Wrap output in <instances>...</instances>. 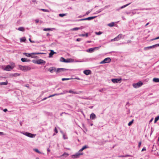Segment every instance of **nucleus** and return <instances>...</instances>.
I'll return each instance as SVG.
<instances>
[{
  "instance_id": "obj_1",
  "label": "nucleus",
  "mask_w": 159,
  "mask_h": 159,
  "mask_svg": "<svg viewBox=\"0 0 159 159\" xmlns=\"http://www.w3.org/2000/svg\"><path fill=\"white\" fill-rule=\"evenodd\" d=\"M19 68L20 70L24 71H26L31 69V67L29 66H22L21 65L19 66Z\"/></svg>"
},
{
  "instance_id": "obj_2",
  "label": "nucleus",
  "mask_w": 159,
  "mask_h": 159,
  "mask_svg": "<svg viewBox=\"0 0 159 159\" xmlns=\"http://www.w3.org/2000/svg\"><path fill=\"white\" fill-rule=\"evenodd\" d=\"M20 133L23 134L28 136L30 138H34L36 134H31L30 133L27 132H20Z\"/></svg>"
},
{
  "instance_id": "obj_3",
  "label": "nucleus",
  "mask_w": 159,
  "mask_h": 159,
  "mask_svg": "<svg viewBox=\"0 0 159 159\" xmlns=\"http://www.w3.org/2000/svg\"><path fill=\"white\" fill-rule=\"evenodd\" d=\"M158 47H159V43L152 46L145 47L144 48V50L145 51L148 50L150 49Z\"/></svg>"
},
{
  "instance_id": "obj_4",
  "label": "nucleus",
  "mask_w": 159,
  "mask_h": 159,
  "mask_svg": "<svg viewBox=\"0 0 159 159\" xmlns=\"http://www.w3.org/2000/svg\"><path fill=\"white\" fill-rule=\"evenodd\" d=\"M83 154V152L80 153L79 151L75 154L72 155L71 157L73 158H79L80 155H82Z\"/></svg>"
},
{
  "instance_id": "obj_5",
  "label": "nucleus",
  "mask_w": 159,
  "mask_h": 159,
  "mask_svg": "<svg viewBox=\"0 0 159 159\" xmlns=\"http://www.w3.org/2000/svg\"><path fill=\"white\" fill-rule=\"evenodd\" d=\"M143 84L142 82L139 81L136 83L134 84H133V86L134 88H138L141 86Z\"/></svg>"
},
{
  "instance_id": "obj_6",
  "label": "nucleus",
  "mask_w": 159,
  "mask_h": 159,
  "mask_svg": "<svg viewBox=\"0 0 159 159\" xmlns=\"http://www.w3.org/2000/svg\"><path fill=\"white\" fill-rule=\"evenodd\" d=\"M43 53H39V52H33L30 53H24L23 54L25 55L27 57H30L32 55H38L43 54Z\"/></svg>"
},
{
  "instance_id": "obj_7",
  "label": "nucleus",
  "mask_w": 159,
  "mask_h": 159,
  "mask_svg": "<svg viewBox=\"0 0 159 159\" xmlns=\"http://www.w3.org/2000/svg\"><path fill=\"white\" fill-rule=\"evenodd\" d=\"M111 61V59L109 57H107L105 58L102 61H101L100 62V64H104L106 63H109Z\"/></svg>"
},
{
  "instance_id": "obj_8",
  "label": "nucleus",
  "mask_w": 159,
  "mask_h": 159,
  "mask_svg": "<svg viewBox=\"0 0 159 159\" xmlns=\"http://www.w3.org/2000/svg\"><path fill=\"white\" fill-rule=\"evenodd\" d=\"M96 17V16L89 17H88V18H85L79 19V20H78V21H83V20H92V19H94Z\"/></svg>"
},
{
  "instance_id": "obj_9",
  "label": "nucleus",
  "mask_w": 159,
  "mask_h": 159,
  "mask_svg": "<svg viewBox=\"0 0 159 159\" xmlns=\"http://www.w3.org/2000/svg\"><path fill=\"white\" fill-rule=\"evenodd\" d=\"M100 47H95L93 48H91L87 50V51L89 52H92L95 50L98 49Z\"/></svg>"
},
{
  "instance_id": "obj_10",
  "label": "nucleus",
  "mask_w": 159,
  "mask_h": 159,
  "mask_svg": "<svg viewBox=\"0 0 159 159\" xmlns=\"http://www.w3.org/2000/svg\"><path fill=\"white\" fill-rule=\"evenodd\" d=\"M112 82L114 83H120V81L121 80V79H111Z\"/></svg>"
},
{
  "instance_id": "obj_11",
  "label": "nucleus",
  "mask_w": 159,
  "mask_h": 159,
  "mask_svg": "<svg viewBox=\"0 0 159 159\" xmlns=\"http://www.w3.org/2000/svg\"><path fill=\"white\" fill-rule=\"evenodd\" d=\"M13 68V67L9 65L7 66L4 68V70L7 71H10Z\"/></svg>"
},
{
  "instance_id": "obj_12",
  "label": "nucleus",
  "mask_w": 159,
  "mask_h": 159,
  "mask_svg": "<svg viewBox=\"0 0 159 159\" xmlns=\"http://www.w3.org/2000/svg\"><path fill=\"white\" fill-rule=\"evenodd\" d=\"M48 70L51 72V73H52L54 71H56V69L54 67H50L48 69Z\"/></svg>"
},
{
  "instance_id": "obj_13",
  "label": "nucleus",
  "mask_w": 159,
  "mask_h": 159,
  "mask_svg": "<svg viewBox=\"0 0 159 159\" xmlns=\"http://www.w3.org/2000/svg\"><path fill=\"white\" fill-rule=\"evenodd\" d=\"M37 64H45L46 63L45 61L42 60V59H39L37 60Z\"/></svg>"
},
{
  "instance_id": "obj_14",
  "label": "nucleus",
  "mask_w": 159,
  "mask_h": 159,
  "mask_svg": "<svg viewBox=\"0 0 159 159\" xmlns=\"http://www.w3.org/2000/svg\"><path fill=\"white\" fill-rule=\"evenodd\" d=\"M91 71L90 70H85L84 71L83 73L86 75H88L91 73Z\"/></svg>"
},
{
  "instance_id": "obj_15",
  "label": "nucleus",
  "mask_w": 159,
  "mask_h": 159,
  "mask_svg": "<svg viewBox=\"0 0 159 159\" xmlns=\"http://www.w3.org/2000/svg\"><path fill=\"white\" fill-rule=\"evenodd\" d=\"M122 34H120L118 35L117 37H116V41H118L120 40L122 37Z\"/></svg>"
},
{
  "instance_id": "obj_16",
  "label": "nucleus",
  "mask_w": 159,
  "mask_h": 159,
  "mask_svg": "<svg viewBox=\"0 0 159 159\" xmlns=\"http://www.w3.org/2000/svg\"><path fill=\"white\" fill-rule=\"evenodd\" d=\"M96 118V115L93 113L91 114L90 118L92 120H94Z\"/></svg>"
},
{
  "instance_id": "obj_17",
  "label": "nucleus",
  "mask_w": 159,
  "mask_h": 159,
  "mask_svg": "<svg viewBox=\"0 0 159 159\" xmlns=\"http://www.w3.org/2000/svg\"><path fill=\"white\" fill-rule=\"evenodd\" d=\"M67 70L66 69L64 68H58L57 70L56 69V71L57 72H61L62 71H64Z\"/></svg>"
},
{
  "instance_id": "obj_18",
  "label": "nucleus",
  "mask_w": 159,
  "mask_h": 159,
  "mask_svg": "<svg viewBox=\"0 0 159 159\" xmlns=\"http://www.w3.org/2000/svg\"><path fill=\"white\" fill-rule=\"evenodd\" d=\"M56 52H54V51L52 50H51V52L49 54V57H52V55L56 53Z\"/></svg>"
},
{
  "instance_id": "obj_19",
  "label": "nucleus",
  "mask_w": 159,
  "mask_h": 159,
  "mask_svg": "<svg viewBox=\"0 0 159 159\" xmlns=\"http://www.w3.org/2000/svg\"><path fill=\"white\" fill-rule=\"evenodd\" d=\"M68 92L69 93H71L73 94H79V93H78L76 91H74L72 90H70L69 91H68Z\"/></svg>"
},
{
  "instance_id": "obj_20",
  "label": "nucleus",
  "mask_w": 159,
  "mask_h": 159,
  "mask_svg": "<svg viewBox=\"0 0 159 159\" xmlns=\"http://www.w3.org/2000/svg\"><path fill=\"white\" fill-rule=\"evenodd\" d=\"M83 28L82 27H75L72 28L71 29L72 31H75L77 30L80 29H81Z\"/></svg>"
},
{
  "instance_id": "obj_21",
  "label": "nucleus",
  "mask_w": 159,
  "mask_h": 159,
  "mask_svg": "<svg viewBox=\"0 0 159 159\" xmlns=\"http://www.w3.org/2000/svg\"><path fill=\"white\" fill-rule=\"evenodd\" d=\"M88 147H89L87 145L84 146L82 147V148L81 149H80V150L79 151V152H81L84 149L88 148Z\"/></svg>"
},
{
  "instance_id": "obj_22",
  "label": "nucleus",
  "mask_w": 159,
  "mask_h": 159,
  "mask_svg": "<svg viewBox=\"0 0 159 159\" xmlns=\"http://www.w3.org/2000/svg\"><path fill=\"white\" fill-rule=\"evenodd\" d=\"M21 60L23 62H29L30 61V60L27 59L25 58H21Z\"/></svg>"
},
{
  "instance_id": "obj_23",
  "label": "nucleus",
  "mask_w": 159,
  "mask_h": 159,
  "mask_svg": "<svg viewBox=\"0 0 159 159\" xmlns=\"http://www.w3.org/2000/svg\"><path fill=\"white\" fill-rule=\"evenodd\" d=\"M16 29L20 31H25V29L24 28L22 27H20L17 29L16 28Z\"/></svg>"
},
{
  "instance_id": "obj_24",
  "label": "nucleus",
  "mask_w": 159,
  "mask_h": 159,
  "mask_svg": "<svg viewBox=\"0 0 159 159\" xmlns=\"http://www.w3.org/2000/svg\"><path fill=\"white\" fill-rule=\"evenodd\" d=\"M52 29L55 30V28H44L43 30L44 31H50V30H52Z\"/></svg>"
},
{
  "instance_id": "obj_25",
  "label": "nucleus",
  "mask_w": 159,
  "mask_h": 159,
  "mask_svg": "<svg viewBox=\"0 0 159 159\" xmlns=\"http://www.w3.org/2000/svg\"><path fill=\"white\" fill-rule=\"evenodd\" d=\"M88 33H86L85 34H80L79 36L80 37H84L86 36V37H88Z\"/></svg>"
},
{
  "instance_id": "obj_26",
  "label": "nucleus",
  "mask_w": 159,
  "mask_h": 159,
  "mask_svg": "<svg viewBox=\"0 0 159 159\" xmlns=\"http://www.w3.org/2000/svg\"><path fill=\"white\" fill-rule=\"evenodd\" d=\"M66 63L72 62L73 61V60L71 58L68 59H66Z\"/></svg>"
},
{
  "instance_id": "obj_27",
  "label": "nucleus",
  "mask_w": 159,
  "mask_h": 159,
  "mask_svg": "<svg viewBox=\"0 0 159 159\" xmlns=\"http://www.w3.org/2000/svg\"><path fill=\"white\" fill-rule=\"evenodd\" d=\"M153 81L155 82H159V79L158 78H154L153 79Z\"/></svg>"
},
{
  "instance_id": "obj_28",
  "label": "nucleus",
  "mask_w": 159,
  "mask_h": 159,
  "mask_svg": "<svg viewBox=\"0 0 159 159\" xmlns=\"http://www.w3.org/2000/svg\"><path fill=\"white\" fill-rule=\"evenodd\" d=\"M8 82L7 81L5 82H0V85H6L7 84Z\"/></svg>"
},
{
  "instance_id": "obj_29",
  "label": "nucleus",
  "mask_w": 159,
  "mask_h": 159,
  "mask_svg": "<svg viewBox=\"0 0 159 159\" xmlns=\"http://www.w3.org/2000/svg\"><path fill=\"white\" fill-rule=\"evenodd\" d=\"M138 10V9H135L132 10L131 11V13H132L133 15L137 13V12L136 11Z\"/></svg>"
},
{
  "instance_id": "obj_30",
  "label": "nucleus",
  "mask_w": 159,
  "mask_h": 159,
  "mask_svg": "<svg viewBox=\"0 0 159 159\" xmlns=\"http://www.w3.org/2000/svg\"><path fill=\"white\" fill-rule=\"evenodd\" d=\"M60 61L61 62H66V59H65L63 57H61L60 59Z\"/></svg>"
},
{
  "instance_id": "obj_31",
  "label": "nucleus",
  "mask_w": 159,
  "mask_h": 159,
  "mask_svg": "<svg viewBox=\"0 0 159 159\" xmlns=\"http://www.w3.org/2000/svg\"><path fill=\"white\" fill-rule=\"evenodd\" d=\"M130 3H128V4H127L126 5H123V6L121 7H120V8H119V9H123V8L126 7H127V6H128L129 5Z\"/></svg>"
},
{
  "instance_id": "obj_32",
  "label": "nucleus",
  "mask_w": 159,
  "mask_h": 159,
  "mask_svg": "<svg viewBox=\"0 0 159 159\" xmlns=\"http://www.w3.org/2000/svg\"><path fill=\"white\" fill-rule=\"evenodd\" d=\"M33 150L35 152L39 154H42V153L40 151H39V150L37 148H34V149Z\"/></svg>"
},
{
  "instance_id": "obj_33",
  "label": "nucleus",
  "mask_w": 159,
  "mask_h": 159,
  "mask_svg": "<svg viewBox=\"0 0 159 159\" xmlns=\"http://www.w3.org/2000/svg\"><path fill=\"white\" fill-rule=\"evenodd\" d=\"M107 25L111 27H113L114 26V23L113 22H111L108 24Z\"/></svg>"
},
{
  "instance_id": "obj_34",
  "label": "nucleus",
  "mask_w": 159,
  "mask_h": 159,
  "mask_svg": "<svg viewBox=\"0 0 159 159\" xmlns=\"http://www.w3.org/2000/svg\"><path fill=\"white\" fill-rule=\"evenodd\" d=\"M20 75V74L18 73H15L12 75V76L14 77H17V76H19Z\"/></svg>"
},
{
  "instance_id": "obj_35",
  "label": "nucleus",
  "mask_w": 159,
  "mask_h": 159,
  "mask_svg": "<svg viewBox=\"0 0 159 159\" xmlns=\"http://www.w3.org/2000/svg\"><path fill=\"white\" fill-rule=\"evenodd\" d=\"M26 40L25 38V37H23L20 39V42H25Z\"/></svg>"
},
{
  "instance_id": "obj_36",
  "label": "nucleus",
  "mask_w": 159,
  "mask_h": 159,
  "mask_svg": "<svg viewBox=\"0 0 159 159\" xmlns=\"http://www.w3.org/2000/svg\"><path fill=\"white\" fill-rule=\"evenodd\" d=\"M68 93L67 91H63V93H58V95H62V94H65V93Z\"/></svg>"
},
{
  "instance_id": "obj_37",
  "label": "nucleus",
  "mask_w": 159,
  "mask_h": 159,
  "mask_svg": "<svg viewBox=\"0 0 159 159\" xmlns=\"http://www.w3.org/2000/svg\"><path fill=\"white\" fill-rule=\"evenodd\" d=\"M159 119V116H157L155 117L154 120V123H155Z\"/></svg>"
},
{
  "instance_id": "obj_38",
  "label": "nucleus",
  "mask_w": 159,
  "mask_h": 159,
  "mask_svg": "<svg viewBox=\"0 0 159 159\" xmlns=\"http://www.w3.org/2000/svg\"><path fill=\"white\" fill-rule=\"evenodd\" d=\"M69 155V154L67 153H64L62 155V156H65V157H67Z\"/></svg>"
},
{
  "instance_id": "obj_39",
  "label": "nucleus",
  "mask_w": 159,
  "mask_h": 159,
  "mask_svg": "<svg viewBox=\"0 0 159 159\" xmlns=\"http://www.w3.org/2000/svg\"><path fill=\"white\" fill-rule=\"evenodd\" d=\"M133 121L134 120H132L129 122L128 124V125L129 126L131 125L133 123Z\"/></svg>"
},
{
  "instance_id": "obj_40",
  "label": "nucleus",
  "mask_w": 159,
  "mask_h": 159,
  "mask_svg": "<svg viewBox=\"0 0 159 159\" xmlns=\"http://www.w3.org/2000/svg\"><path fill=\"white\" fill-rule=\"evenodd\" d=\"M102 32H100V31H99V32H95V34L96 35H100V34H102Z\"/></svg>"
},
{
  "instance_id": "obj_41",
  "label": "nucleus",
  "mask_w": 159,
  "mask_h": 159,
  "mask_svg": "<svg viewBox=\"0 0 159 159\" xmlns=\"http://www.w3.org/2000/svg\"><path fill=\"white\" fill-rule=\"evenodd\" d=\"M40 10L43 11H44V12H48V10L47 9H40Z\"/></svg>"
},
{
  "instance_id": "obj_42",
  "label": "nucleus",
  "mask_w": 159,
  "mask_h": 159,
  "mask_svg": "<svg viewBox=\"0 0 159 159\" xmlns=\"http://www.w3.org/2000/svg\"><path fill=\"white\" fill-rule=\"evenodd\" d=\"M138 9V10H142V11H143V10H149L150 9L149 8H140V9Z\"/></svg>"
},
{
  "instance_id": "obj_43",
  "label": "nucleus",
  "mask_w": 159,
  "mask_h": 159,
  "mask_svg": "<svg viewBox=\"0 0 159 159\" xmlns=\"http://www.w3.org/2000/svg\"><path fill=\"white\" fill-rule=\"evenodd\" d=\"M71 78H63L62 79V81H64L66 80H69L70 79H71Z\"/></svg>"
},
{
  "instance_id": "obj_44",
  "label": "nucleus",
  "mask_w": 159,
  "mask_h": 159,
  "mask_svg": "<svg viewBox=\"0 0 159 159\" xmlns=\"http://www.w3.org/2000/svg\"><path fill=\"white\" fill-rule=\"evenodd\" d=\"M63 138L64 139H68V138L67 136H66L65 134H64L63 133Z\"/></svg>"
},
{
  "instance_id": "obj_45",
  "label": "nucleus",
  "mask_w": 159,
  "mask_h": 159,
  "mask_svg": "<svg viewBox=\"0 0 159 159\" xmlns=\"http://www.w3.org/2000/svg\"><path fill=\"white\" fill-rule=\"evenodd\" d=\"M66 14H59V16L61 17H63L65 16Z\"/></svg>"
},
{
  "instance_id": "obj_46",
  "label": "nucleus",
  "mask_w": 159,
  "mask_h": 159,
  "mask_svg": "<svg viewBox=\"0 0 159 159\" xmlns=\"http://www.w3.org/2000/svg\"><path fill=\"white\" fill-rule=\"evenodd\" d=\"M104 90H106V89H104V88H102V89H100L99 91L100 92H103V91Z\"/></svg>"
},
{
  "instance_id": "obj_47",
  "label": "nucleus",
  "mask_w": 159,
  "mask_h": 159,
  "mask_svg": "<svg viewBox=\"0 0 159 159\" xmlns=\"http://www.w3.org/2000/svg\"><path fill=\"white\" fill-rule=\"evenodd\" d=\"M54 131L56 133V134H57L58 133V131L56 127H55Z\"/></svg>"
},
{
  "instance_id": "obj_48",
  "label": "nucleus",
  "mask_w": 159,
  "mask_h": 159,
  "mask_svg": "<svg viewBox=\"0 0 159 159\" xmlns=\"http://www.w3.org/2000/svg\"><path fill=\"white\" fill-rule=\"evenodd\" d=\"M37 60H34L32 61L34 63L37 64Z\"/></svg>"
},
{
  "instance_id": "obj_49",
  "label": "nucleus",
  "mask_w": 159,
  "mask_h": 159,
  "mask_svg": "<svg viewBox=\"0 0 159 159\" xmlns=\"http://www.w3.org/2000/svg\"><path fill=\"white\" fill-rule=\"evenodd\" d=\"M131 42V41L130 40H129L127 41V42L126 43H130Z\"/></svg>"
},
{
  "instance_id": "obj_50",
  "label": "nucleus",
  "mask_w": 159,
  "mask_h": 159,
  "mask_svg": "<svg viewBox=\"0 0 159 159\" xmlns=\"http://www.w3.org/2000/svg\"><path fill=\"white\" fill-rule=\"evenodd\" d=\"M158 39H159V36L152 39L151 40L152 41V40Z\"/></svg>"
},
{
  "instance_id": "obj_51",
  "label": "nucleus",
  "mask_w": 159,
  "mask_h": 159,
  "mask_svg": "<svg viewBox=\"0 0 159 159\" xmlns=\"http://www.w3.org/2000/svg\"><path fill=\"white\" fill-rule=\"evenodd\" d=\"M111 41H116V38H114L113 39H111Z\"/></svg>"
},
{
  "instance_id": "obj_52",
  "label": "nucleus",
  "mask_w": 159,
  "mask_h": 159,
  "mask_svg": "<svg viewBox=\"0 0 159 159\" xmlns=\"http://www.w3.org/2000/svg\"><path fill=\"white\" fill-rule=\"evenodd\" d=\"M141 142H140L139 143V145H138V147H140L141 145Z\"/></svg>"
},
{
  "instance_id": "obj_53",
  "label": "nucleus",
  "mask_w": 159,
  "mask_h": 159,
  "mask_svg": "<svg viewBox=\"0 0 159 159\" xmlns=\"http://www.w3.org/2000/svg\"><path fill=\"white\" fill-rule=\"evenodd\" d=\"M81 40V39L78 38V39H77L76 41L79 42V41H80Z\"/></svg>"
},
{
  "instance_id": "obj_54",
  "label": "nucleus",
  "mask_w": 159,
  "mask_h": 159,
  "mask_svg": "<svg viewBox=\"0 0 159 159\" xmlns=\"http://www.w3.org/2000/svg\"><path fill=\"white\" fill-rule=\"evenodd\" d=\"M125 13L126 14L129 15V14H130V13H131V12H130V11H129V12H125Z\"/></svg>"
},
{
  "instance_id": "obj_55",
  "label": "nucleus",
  "mask_w": 159,
  "mask_h": 159,
  "mask_svg": "<svg viewBox=\"0 0 159 159\" xmlns=\"http://www.w3.org/2000/svg\"><path fill=\"white\" fill-rule=\"evenodd\" d=\"M131 157V156L130 155H126L124 156V157Z\"/></svg>"
},
{
  "instance_id": "obj_56",
  "label": "nucleus",
  "mask_w": 159,
  "mask_h": 159,
  "mask_svg": "<svg viewBox=\"0 0 159 159\" xmlns=\"http://www.w3.org/2000/svg\"><path fill=\"white\" fill-rule=\"evenodd\" d=\"M90 11H88L87 12H86V14L88 15L90 13Z\"/></svg>"
},
{
  "instance_id": "obj_57",
  "label": "nucleus",
  "mask_w": 159,
  "mask_h": 159,
  "mask_svg": "<svg viewBox=\"0 0 159 159\" xmlns=\"http://www.w3.org/2000/svg\"><path fill=\"white\" fill-rule=\"evenodd\" d=\"M48 98V97L44 98H43L42 100V101L45 100H46V99H47Z\"/></svg>"
},
{
  "instance_id": "obj_58",
  "label": "nucleus",
  "mask_w": 159,
  "mask_h": 159,
  "mask_svg": "<svg viewBox=\"0 0 159 159\" xmlns=\"http://www.w3.org/2000/svg\"><path fill=\"white\" fill-rule=\"evenodd\" d=\"M35 21L36 23H38L39 22V20L37 19L35 20Z\"/></svg>"
},
{
  "instance_id": "obj_59",
  "label": "nucleus",
  "mask_w": 159,
  "mask_h": 159,
  "mask_svg": "<svg viewBox=\"0 0 159 159\" xmlns=\"http://www.w3.org/2000/svg\"><path fill=\"white\" fill-rule=\"evenodd\" d=\"M52 95V96L53 97L55 96L58 95V93H56V94H54Z\"/></svg>"
},
{
  "instance_id": "obj_60",
  "label": "nucleus",
  "mask_w": 159,
  "mask_h": 159,
  "mask_svg": "<svg viewBox=\"0 0 159 159\" xmlns=\"http://www.w3.org/2000/svg\"><path fill=\"white\" fill-rule=\"evenodd\" d=\"M52 95V96L53 97L55 96L58 95V93H56V94H54Z\"/></svg>"
},
{
  "instance_id": "obj_61",
  "label": "nucleus",
  "mask_w": 159,
  "mask_h": 159,
  "mask_svg": "<svg viewBox=\"0 0 159 159\" xmlns=\"http://www.w3.org/2000/svg\"><path fill=\"white\" fill-rule=\"evenodd\" d=\"M50 151V150L49 149V148H48L47 149V152H48H48H49Z\"/></svg>"
},
{
  "instance_id": "obj_62",
  "label": "nucleus",
  "mask_w": 159,
  "mask_h": 159,
  "mask_svg": "<svg viewBox=\"0 0 159 159\" xmlns=\"http://www.w3.org/2000/svg\"><path fill=\"white\" fill-rule=\"evenodd\" d=\"M29 40L31 43H34V41H32V40H31L30 39H29Z\"/></svg>"
},
{
  "instance_id": "obj_63",
  "label": "nucleus",
  "mask_w": 159,
  "mask_h": 159,
  "mask_svg": "<svg viewBox=\"0 0 159 159\" xmlns=\"http://www.w3.org/2000/svg\"><path fill=\"white\" fill-rule=\"evenodd\" d=\"M146 150V148H144L142 149V151H145V150Z\"/></svg>"
},
{
  "instance_id": "obj_64",
  "label": "nucleus",
  "mask_w": 159,
  "mask_h": 159,
  "mask_svg": "<svg viewBox=\"0 0 159 159\" xmlns=\"http://www.w3.org/2000/svg\"><path fill=\"white\" fill-rule=\"evenodd\" d=\"M7 111V109H5L4 110H3V111L5 112H6Z\"/></svg>"
}]
</instances>
